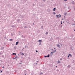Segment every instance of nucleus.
<instances>
[{
  "label": "nucleus",
  "mask_w": 75,
  "mask_h": 75,
  "mask_svg": "<svg viewBox=\"0 0 75 75\" xmlns=\"http://www.w3.org/2000/svg\"><path fill=\"white\" fill-rule=\"evenodd\" d=\"M38 42H42V40H38Z\"/></svg>",
  "instance_id": "nucleus-1"
},
{
  "label": "nucleus",
  "mask_w": 75,
  "mask_h": 75,
  "mask_svg": "<svg viewBox=\"0 0 75 75\" xmlns=\"http://www.w3.org/2000/svg\"><path fill=\"white\" fill-rule=\"evenodd\" d=\"M58 16H59L58 17V18L61 17V15H59Z\"/></svg>",
  "instance_id": "nucleus-2"
},
{
  "label": "nucleus",
  "mask_w": 75,
  "mask_h": 75,
  "mask_svg": "<svg viewBox=\"0 0 75 75\" xmlns=\"http://www.w3.org/2000/svg\"><path fill=\"white\" fill-rule=\"evenodd\" d=\"M18 42H17L16 43V45H17L18 44Z\"/></svg>",
  "instance_id": "nucleus-3"
},
{
  "label": "nucleus",
  "mask_w": 75,
  "mask_h": 75,
  "mask_svg": "<svg viewBox=\"0 0 75 75\" xmlns=\"http://www.w3.org/2000/svg\"><path fill=\"white\" fill-rule=\"evenodd\" d=\"M68 68H70V67H71V66L70 65H69L68 66Z\"/></svg>",
  "instance_id": "nucleus-4"
},
{
  "label": "nucleus",
  "mask_w": 75,
  "mask_h": 75,
  "mask_svg": "<svg viewBox=\"0 0 75 75\" xmlns=\"http://www.w3.org/2000/svg\"><path fill=\"white\" fill-rule=\"evenodd\" d=\"M57 47H60V45H57Z\"/></svg>",
  "instance_id": "nucleus-5"
},
{
  "label": "nucleus",
  "mask_w": 75,
  "mask_h": 75,
  "mask_svg": "<svg viewBox=\"0 0 75 75\" xmlns=\"http://www.w3.org/2000/svg\"><path fill=\"white\" fill-rule=\"evenodd\" d=\"M58 64H59V63H60V61H59V60L58 61Z\"/></svg>",
  "instance_id": "nucleus-6"
},
{
  "label": "nucleus",
  "mask_w": 75,
  "mask_h": 75,
  "mask_svg": "<svg viewBox=\"0 0 75 75\" xmlns=\"http://www.w3.org/2000/svg\"><path fill=\"white\" fill-rule=\"evenodd\" d=\"M55 10H56V8H54V9H53V11H55Z\"/></svg>",
  "instance_id": "nucleus-7"
},
{
  "label": "nucleus",
  "mask_w": 75,
  "mask_h": 75,
  "mask_svg": "<svg viewBox=\"0 0 75 75\" xmlns=\"http://www.w3.org/2000/svg\"><path fill=\"white\" fill-rule=\"evenodd\" d=\"M48 32H47L46 33V34L47 35V34H48Z\"/></svg>",
  "instance_id": "nucleus-8"
},
{
  "label": "nucleus",
  "mask_w": 75,
  "mask_h": 75,
  "mask_svg": "<svg viewBox=\"0 0 75 75\" xmlns=\"http://www.w3.org/2000/svg\"><path fill=\"white\" fill-rule=\"evenodd\" d=\"M69 56H71V57H72V55H71V54H69Z\"/></svg>",
  "instance_id": "nucleus-9"
},
{
  "label": "nucleus",
  "mask_w": 75,
  "mask_h": 75,
  "mask_svg": "<svg viewBox=\"0 0 75 75\" xmlns=\"http://www.w3.org/2000/svg\"><path fill=\"white\" fill-rule=\"evenodd\" d=\"M12 55H16V53H13Z\"/></svg>",
  "instance_id": "nucleus-10"
},
{
  "label": "nucleus",
  "mask_w": 75,
  "mask_h": 75,
  "mask_svg": "<svg viewBox=\"0 0 75 75\" xmlns=\"http://www.w3.org/2000/svg\"><path fill=\"white\" fill-rule=\"evenodd\" d=\"M67 15V13H64V15L65 16V15Z\"/></svg>",
  "instance_id": "nucleus-11"
},
{
  "label": "nucleus",
  "mask_w": 75,
  "mask_h": 75,
  "mask_svg": "<svg viewBox=\"0 0 75 75\" xmlns=\"http://www.w3.org/2000/svg\"><path fill=\"white\" fill-rule=\"evenodd\" d=\"M10 41H13V39H10Z\"/></svg>",
  "instance_id": "nucleus-12"
},
{
  "label": "nucleus",
  "mask_w": 75,
  "mask_h": 75,
  "mask_svg": "<svg viewBox=\"0 0 75 75\" xmlns=\"http://www.w3.org/2000/svg\"><path fill=\"white\" fill-rule=\"evenodd\" d=\"M44 57H45V58H46V57H47V56H44Z\"/></svg>",
  "instance_id": "nucleus-13"
},
{
  "label": "nucleus",
  "mask_w": 75,
  "mask_h": 75,
  "mask_svg": "<svg viewBox=\"0 0 75 75\" xmlns=\"http://www.w3.org/2000/svg\"><path fill=\"white\" fill-rule=\"evenodd\" d=\"M53 14H56V13H55V12H53Z\"/></svg>",
  "instance_id": "nucleus-14"
},
{
  "label": "nucleus",
  "mask_w": 75,
  "mask_h": 75,
  "mask_svg": "<svg viewBox=\"0 0 75 75\" xmlns=\"http://www.w3.org/2000/svg\"><path fill=\"white\" fill-rule=\"evenodd\" d=\"M56 16H57V18H58V15H57Z\"/></svg>",
  "instance_id": "nucleus-15"
},
{
  "label": "nucleus",
  "mask_w": 75,
  "mask_h": 75,
  "mask_svg": "<svg viewBox=\"0 0 75 75\" xmlns=\"http://www.w3.org/2000/svg\"><path fill=\"white\" fill-rule=\"evenodd\" d=\"M68 58H69V55L68 56Z\"/></svg>",
  "instance_id": "nucleus-16"
},
{
  "label": "nucleus",
  "mask_w": 75,
  "mask_h": 75,
  "mask_svg": "<svg viewBox=\"0 0 75 75\" xmlns=\"http://www.w3.org/2000/svg\"><path fill=\"white\" fill-rule=\"evenodd\" d=\"M67 1V0H64V1Z\"/></svg>",
  "instance_id": "nucleus-17"
},
{
  "label": "nucleus",
  "mask_w": 75,
  "mask_h": 75,
  "mask_svg": "<svg viewBox=\"0 0 75 75\" xmlns=\"http://www.w3.org/2000/svg\"><path fill=\"white\" fill-rule=\"evenodd\" d=\"M51 53H54V52H51Z\"/></svg>",
  "instance_id": "nucleus-18"
},
{
  "label": "nucleus",
  "mask_w": 75,
  "mask_h": 75,
  "mask_svg": "<svg viewBox=\"0 0 75 75\" xmlns=\"http://www.w3.org/2000/svg\"><path fill=\"white\" fill-rule=\"evenodd\" d=\"M50 57V56H49V55H48V56H47V57Z\"/></svg>",
  "instance_id": "nucleus-19"
},
{
  "label": "nucleus",
  "mask_w": 75,
  "mask_h": 75,
  "mask_svg": "<svg viewBox=\"0 0 75 75\" xmlns=\"http://www.w3.org/2000/svg\"><path fill=\"white\" fill-rule=\"evenodd\" d=\"M2 68H4V66H3V67H2Z\"/></svg>",
  "instance_id": "nucleus-20"
},
{
  "label": "nucleus",
  "mask_w": 75,
  "mask_h": 75,
  "mask_svg": "<svg viewBox=\"0 0 75 75\" xmlns=\"http://www.w3.org/2000/svg\"><path fill=\"white\" fill-rule=\"evenodd\" d=\"M22 55H24V53H22Z\"/></svg>",
  "instance_id": "nucleus-21"
},
{
  "label": "nucleus",
  "mask_w": 75,
  "mask_h": 75,
  "mask_svg": "<svg viewBox=\"0 0 75 75\" xmlns=\"http://www.w3.org/2000/svg\"><path fill=\"white\" fill-rule=\"evenodd\" d=\"M3 71H1V72H2Z\"/></svg>",
  "instance_id": "nucleus-22"
},
{
  "label": "nucleus",
  "mask_w": 75,
  "mask_h": 75,
  "mask_svg": "<svg viewBox=\"0 0 75 75\" xmlns=\"http://www.w3.org/2000/svg\"><path fill=\"white\" fill-rule=\"evenodd\" d=\"M36 52H38V51H36Z\"/></svg>",
  "instance_id": "nucleus-23"
},
{
  "label": "nucleus",
  "mask_w": 75,
  "mask_h": 75,
  "mask_svg": "<svg viewBox=\"0 0 75 75\" xmlns=\"http://www.w3.org/2000/svg\"><path fill=\"white\" fill-rule=\"evenodd\" d=\"M41 27H42V28H43V26H42Z\"/></svg>",
  "instance_id": "nucleus-24"
},
{
  "label": "nucleus",
  "mask_w": 75,
  "mask_h": 75,
  "mask_svg": "<svg viewBox=\"0 0 75 75\" xmlns=\"http://www.w3.org/2000/svg\"><path fill=\"white\" fill-rule=\"evenodd\" d=\"M60 60H62V59H61Z\"/></svg>",
  "instance_id": "nucleus-25"
},
{
  "label": "nucleus",
  "mask_w": 75,
  "mask_h": 75,
  "mask_svg": "<svg viewBox=\"0 0 75 75\" xmlns=\"http://www.w3.org/2000/svg\"><path fill=\"white\" fill-rule=\"evenodd\" d=\"M75 31V29L74 30V31Z\"/></svg>",
  "instance_id": "nucleus-26"
},
{
  "label": "nucleus",
  "mask_w": 75,
  "mask_h": 75,
  "mask_svg": "<svg viewBox=\"0 0 75 75\" xmlns=\"http://www.w3.org/2000/svg\"><path fill=\"white\" fill-rule=\"evenodd\" d=\"M62 20H64V18H63V19H62Z\"/></svg>",
  "instance_id": "nucleus-27"
},
{
  "label": "nucleus",
  "mask_w": 75,
  "mask_h": 75,
  "mask_svg": "<svg viewBox=\"0 0 75 75\" xmlns=\"http://www.w3.org/2000/svg\"><path fill=\"white\" fill-rule=\"evenodd\" d=\"M51 50H53V49H52Z\"/></svg>",
  "instance_id": "nucleus-28"
},
{
  "label": "nucleus",
  "mask_w": 75,
  "mask_h": 75,
  "mask_svg": "<svg viewBox=\"0 0 75 75\" xmlns=\"http://www.w3.org/2000/svg\"><path fill=\"white\" fill-rule=\"evenodd\" d=\"M56 67H57V66H56Z\"/></svg>",
  "instance_id": "nucleus-29"
},
{
  "label": "nucleus",
  "mask_w": 75,
  "mask_h": 75,
  "mask_svg": "<svg viewBox=\"0 0 75 75\" xmlns=\"http://www.w3.org/2000/svg\"><path fill=\"white\" fill-rule=\"evenodd\" d=\"M61 23H62V22H61Z\"/></svg>",
  "instance_id": "nucleus-30"
},
{
  "label": "nucleus",
  "mask_w": 75,
  "mask_h": 75,
  "mask_svg": "<svg viewBox=\"0 0 75 75\" xmlns=\"http://www.w3.org/2000/svg\"><path fill=\"white\" fill-rule=\"evenodd\" d=\"M0 54H1V53H0Z\"/></svg>",
  "instance_id": "nucleus-31"
},
{
  "label": "nucleus",
  "mask_w": 75,
  "mask_h": 75,
  "mask_svg": "<svg viewBox=\"0 0 75 75\" xmlns=\"http://www.w3.org/2000/svg\"><path fill=\"white\" fill-rule=\"evenodd\" d=\"M36 64H37V63H36Z\"/></svg>",
  "instance_id": "nucleus-32"
},
{
  "label": "nucleus",
  "mask_w": 75,
  "mask_h": 75,
  "mask_svg": "<svg viewBox=\"0 0 75 75\" xmlns=\"http://www.w3.org/2000/svg\"><path fill=\"white\" fill-rule=\"evenodd\" d=\"M61 24H62V23H61Z\"/></svg>",
  "instance_id": "nucleus-33"
}]
</instances>
